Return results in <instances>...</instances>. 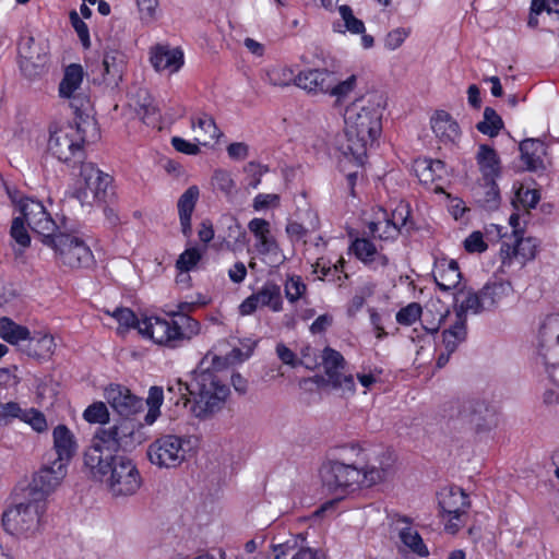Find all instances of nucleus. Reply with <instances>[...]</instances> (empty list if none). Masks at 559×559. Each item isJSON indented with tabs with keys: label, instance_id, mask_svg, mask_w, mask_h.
<instances>
[{
	"label": "nucleus",
	"instance_id": "obj_9",
	"mask_svg": "<svg viewBox=\"0 0 559 559\" xmlns=\"http://www.w3.org/2000/svg\"><path fill=\"white\" fill-rule=\"evenodd\" d=\"M84 133L81 122H78L76 127L60 128L50 133L48 150L60 162L72 164V166L82 165L85 158Z\"/></svg>",
	"mask_w": 559,
	"mask_h": 559
},
{
	"label": "nucleus",
	"instance_id": "obj_2",
	"mask_svg": "<svg viewBox=\"0 0 559 559\" xmlns=\"http://www.w3.org/2000/svg\"><path fill=\"white\" fill-rule=\"evenodd\" d=\"M84 464L93 477L103 483L114 497L132 496L142 485L136 464L126 455L102 456L97 449H87L84 453Z\"/></svg>",
	"mask_w": 559,
	"mask_h": 559
},
{
	"label": "nucleus",
	"instance_id": "obj_57",
	"mask_svg": "<svg viewBox=\"0 0 559 559\" xmlns=\"http://www.w3.org/2000/svg\"><path fill=\"white\" fill-rule=\"evenodd\" d=\"M24 219L22 217H15L11 225V237L20 245L23 249L27 248L31 243V237L27 228L25 227Z\"/></svg>",
	"mask_w": 559,
	"mask_h": 559
},
{
	"label": "nucleus",
	"instance_id": "obj_10",
	"mask_svg": "<svg viewBox=\"0 0 559 559\" xmlns=\"http://www.w3.org/2000/svg\"><path fill=\"white\" fill-rule=\"evenodd\" d=\"M44 511L45 503L29 498L26 503H17L3 513V528L12 535L31 536L38 530Z\"/></svg>",
	"mask_w": 559,
	"mask_h": 559
},
{
	"label": "nucleus",
	"instance_id": "obj_50",
	"mask_svg": "<svg viewBox=\"0 0 559 559\" xmlns=\"http://www.w3.org/2000/svg\"><path fill=\"white\" fill-rule=\"evenodd\" d=\"M368 228L373 237H378L381 240L395 239L402 233L389 219L371 222Z\"/></svg>",
	"mask_w": 559,
	"mask_h": 559
},
{
	"label": "nucleus",
	"instance_id": "obj_32",
	"mask_svg": "<svg viewBox=\"0 0 559 559\" xmlns=\"http://www.w3.org/2000/svg\"><path fill=\"white\" fill-rule=\"evenodd\" d=\"M55 348L56 344L52 335L35 333L28 335V338L21 346V352L32 358L45 359L53 354Z\"/></svg>",
	"mask_w": 559,
	"mask_h": 559
},
{
	"label": "nucleus",
	"instance_id": "obj_8",
	"mask_svg": "<svg viewBox=\"0 0 559 559\" xmlns=\"http://www.w3.org/2000/svg\"><path fill=\"white\" fill-rule=\"evenodd\" d=\"M450 416L456 417L476 433L489 432L499 424L496 407L485 400L477 397L457 399L450 403Z\"/></svg>",
	"mask_w": 559,
	"mask_h": 559
},
{
	"label": "nucleus",
	"instance_id": "obj_41",
	"mask_svg": "<svg viewBox=\"0 0 559 559\" xmlns=\"http://www.w3.org/2000/svg\"><path fill=\"white\" fill-rule=\"evenodd\" d=\"M475 189L477 202L486 210H495L499 205L500 194L496 179H483Z\"/></svg>",
	"mask_w": 559,
	"mask_h": 559
},
{
	"label": "nucleus",
	"instance_id": "obj_43",
	"mask_svg": "<svg viewBox=\"0 0 559 559\" xmlns=\"http://www.w3.org/2000/svg\"><path fill=\"white\" fill-rule=\"evenodd\" d=\"M504 123L502 118L491 107H485L483 120L476 124V129L490 138H495L503 129Z\"/></svg>",
	"mask_w": 559,
	"mask_h": 559
},
{
	"label": "nucleus",
	"instance_id": "obj_54",
	"mask_svg": "<svg viewBox=\"0 0 559 559\" xmlns=\"http://www.w3.org/2000/svg\"><path fill=\"white\" fill-rule=\"evenodd\" d=\"M421 313V306L417 302H411L397 311L396 321L401 325H412L420 318Z\"/></svg>",
	"mask_w": 559,
	"mask_h": 559
},
{
	"label": "nucleus",
	"instance_id": "obj_42",
	"mask_svg": "<svg viewBox=\"0 0 559 559\" xmlns=\"http://www.w3.org/2000/svg\"><path fill=\"white\" fill-rule=\"evenodd\" d=\"M83 68L78 63H72L66 68L63 79L59 84V95L72 96L80 88L83 81Z\"/></svg>",
	"mask_w": 559,
	"mask_h": 559
},
{
	"label": "nucleus",
	"instance_id": "obj_60",
	"mask_svg": "<svg viewBox=\"0 0 559 559\" xmlns=\"http://www.w3.org/2000/svg\"><path fill=\"white\" fill-rule=\"evenodd\" d=\"M22 421L28 424L37 432H43L47 429L45 415L35 408L25 409Z\"/></svg>",
	"mask_w": 559,
	"mask_h": 559
},
{
	"label": "nucleus",
	"instance_id": "obj_51",
	"mask_svg": "<svg viewBox=\"0 0 559 559\" xmlns=\"http://www.w3.org/2000/svg\"><path fill=\"white\" fill-rule=\"evenodd\" d=\"M338 13L344 21L346 31L353 34H362L365 32V24L361 20L357 19L349 5L343 4L338 7Z\"/></svg>",
	"mask_w": 559,
	"mask_h": 559
},
{
	"label": "nucleus",
	"instance_id": "obj_13",
	"mask_svg": "<svg viewBox=\"0 0 559 559\" xmlns=\"http://www.w3.org/2000/svg\"><path fill=\"white\" fill-rule=\"evenodd\" d=\"M439 506L444 514L449 516L445 528L450 533H456L463 525L462 516L469 508L468 496L456 486L441 489L438 495Z\"/></svg>",
	"mask_w": 559,
	"mask_h": 559
},
{
	"label": "nucleus",
	"instance_id": "obj_20",
	"mask_svg": "<svg viewBox=\"0 0 559 559\" xmlns=\"http://www.w3.org/2000/svg\"><path fill=\"white\" fill-rule=\"evenodd\" d=\"M126 68L127 57L122 51L116 49L106 50L102 63L92 70L96 74L94 81L111 87H118L122 81Z\"/></svg>",
	"mask_w": 559,
	"mask_h": 559
},
{
	"label": "nucleus",
	"instance_id": "obj_4",
	"mask_svg": "<svg viewBox=\"0 0 559 559\" xmlns=\"http://www.w3.org/2000/svg\"><path fill=\"white\" fill-rule=\"evenodd\" d=\"M200 323L190 316H179L176 319L145 317L138 325L139 333L150 337L156 344L176 348L189 342L200 332Z\"/></svg>",
	"mask_w": 559,
	"mask_h": 559
},
{
	"label": "nucleus",
	"instance_id": "obj_22",
	"mask_svg": "<svg viewBox=\"0 0 559 559\" xmlns=\"http://www.w3.org/2000/svg\"><path fill=\"white\" fill-rule=\"evenodd\" d=\"M556 345V354L559 356V314L548 316L539 326L538 355L543 365L550 364L549 352Z\"/></svg>",
	"mask_w": 559,
	"mask_h": 559
},
{
	"label": "nucleus",
	"instance_id": "obj_5",
	"mask_svg": "<svg viewBox=\"0 0 559 559\" xmlns=\"http://www.w3.org/2000/svg\"><path fill=\"white\" fill-rule=\"evenodd\" d=\"M384 105V97L379 93H371L353 102L344 115L345 127L349 128V133L377 140L382 131Z\"/></svg>",
	"mask_w": 559,
	"mask_h": 559
},
{
	"label": "nucleus",
	"instance_id": "obj_7",
	"mask_svg": "<svg viewBox=\"0 0 559 559\" xmlns=\"http://www.w3.org/2000/svg\"><path fill=\"white\" fill-rule=\"evenodd\" d=\"M141 425L132 419L122 418L117 424L99 428L88 449H97L102 456L118 451H130L142 443Z\"/></svg>",
	"mask_w": 559,
	"mask_h": 559
},
{
	"label": "nucleus",
	"instance_id": "obj_17",
	"mask_svg": "<svg viewBox=\"0 0 559 559\" xmlns=\"http://www.w3.org/2000/svg\"><path fill=\"white\" fill-rule=\"evenodd\" d=\"M248 227L257 239L254 248L258 253L266 255L272 266L283 264L286 258L272 235L270 223L264 218H253L249 222Z\"/></svg>",
	"mask_w": 559,
	"mask_h": 559
},
{
	"label": "nucleus",
	"instance_id": "obj_62",
	"mask_svg": "<svg viewBox=\"0 0 559 559\" xmlns=\"http://www.w3.org/2000/svg\"><path fill=\"white\" fill-rule=\"evenodd\" d=\"M141 94H143V103L139 104L140 109L138 114L141 116L144 123L151 124L155 121L156 107L152 104L151 96L146 91L140 92L139 96H141Z\"/></svg>",
	"mask_w": 559,
	"mask_h": 559
},
{
	"label": "nucleus",
	"instance_id": "obj_27",
	"mask_svg": "<svg viewBox=\"0 0 559 559\" xmlns=\"http://www.w3.org/2000/svg\"><path fill=\"white\" fill-rule=\"evenodd\" d=\"M53 451L56 457L50 459L53 463H62L67 467L75 452L76 443L73 433L64 425H58L52 432Z\"/></svg>",
	"mask_w": 559,
	"mask_h": 559
},
{
	"label": "nucleus",
	"instance_id": "obj_56",
	"mask_svg": "<svg viewBox=\"0 0 559 559\" xmlns=\"http://www.w3.org/2000/svg\"><path fill=\"white\" fill-rule=\"evenodd\" d=\"M201 260V253L197 248L186 249L176 261V267L180 272L191 271Z\"/></svg>",
	"mask_w": 559,
	"mask_h": 559
},
{
	"label": "nucleus",
	"instance_id": "obj_24",
	"mask_svg": "<svg viewBox=\"0 0 559 559\" xmlns=\"http://www.w3.org/2000/svg\"><path fill=\"white\" fill-rule=\"evenodd\" d=\"M376 139H366V135L356 136L349 133V128L345 127L344 134L337 140V148L348 159L354 160L357 165H362L367 156L369 145Z\"/></svg>",
	"mask_w": 559,
	"mask_h": 559
},
{
	"label": "nucleus",
	"instance_id": "obj_15",
	"mask_svg": "<svg viewBox=\"0 0 559 559\" xmlns=\"http://www.w3.org/2000/svg\"><path fill=\"white\" fill-rule=\"evenodd\" d=\"M67 474V467L62 463H53L50 457L47 463L35 473L32 483L28 486V498L45 503V499L61 483Z\"/></svg>",
	"mask_w": 559,
	"mask_h": 559
},
{
	"label": "nucleus",
	"instance_id": "obj_47",
	"mask_svg": "<svg viewBox=\"0 0 559 559\" xmlns=\"http://www.w3.org/2000/svg\"><path fill=\"white\" fill-rule=\"evenodd\" d=\"M400 539L414 554L420 557H426L429 555V551L426 545L424 544L421 536L418 534L417 531H414L412 527H403L400 531Z\"/></svg>",
	"mask_w": 559,
	"mask_h": 559
},
{
	"label": "nucleus",
	"instance_id": "obj_59",
	"mask_svg": "<svg viewBox=\"0 0 559 559\" xmlns=\"http://www.w3.org/2000/svg\"><path fill=\"white\" fill-rule=\"evenodd\" d=\"M136 7L140 12L141 21L150 24L156 20L157 9L159 1L158 0H135Z\"/></svg>",
	"mask_w": 559,
	"mask_h": 559
},
{
	"label": "nucleus",
	"instance_id": "obj_31",
	"mask_svg": "<svg viewBox=\"0 0 559 559\" xmlns=\"http://www.w3.org/2000/svg\"><path fill=\"white\" fill-rule=\"evenodd\" d=\"M521 160L531 171L544 170L545 145L539 139H525L520 143Z\"/></svg>",
	"mask_w": 559,
	"mask_h": 559
},
{
	"label": "nucleus",
	"instance_id": "obj_28",
	"mask_svg": "<svg viewBox=\"0 0 559 559\" xmlns=\"http://www.w3.org/2000/svg\"><path fill=\"white\" fill-rule=\"evenodd\" d=\"M432 276L438 287L443 292L457 290L462 278L457 262L448 259H440L436 262Z\"/></svg>",
	"mask_w": 559,
	"mask_h": 559
},
{
	"label": "nucleus",
	"instance_id": "obj_58",
	"mask_svg": "<svg viewBox=\"0 0 559 559\" xmlns=\"http://www.w3.org/2000/svg\"><path fill=\"white\" fill-rule=\"evenodd\" d=\"M243 170L249 179L248 187L257 189L261 183L262 176L269 171V167L255 162H249Z\"/></svg>",
	"mask_w": 559,
	"mask_h": 559
},
{
	"label": "nucleus",
	"instance_id": "obj_52",
	"mask_svg": "<svg viewBox=\"0 0 559 559\" xmlns=\"http://www.w3.org/2000/svg\"><path fill=\"white\" fill-rule=\"evenodd\" d=\"M83 417L92 424H105L109 420V413L105 403L95 402L84 411Z\"/></svg>",
	"mask_w": 559,
	"mask_h": 559
},
{
	"label": "nucleus",
	"instance_id": "obj_38",
	"mask_svg": "<svg viewBox=\"0 0 559 559\" xmlns=\"http://www.w3.org/2000/svg\"><path fill=\"white\" fill-rule=\"evenodd\" d=\"M28 335L29 330L26 326L15 323L8 317L0 318V337L4 342L17 346L21 350Z\"/></svg>",
	"mask_w": 559,
	"mask_h": 559
},
{
	"label": "nucleus",
	"instance_id": "obj_37",
	"mask_svg": "<svg viewBox=\"0 0 559 559\" xmlns=\"http://www.w3.org/2000/svg\"><path fill=\"white\" fill-rule=\"evenodd\" d=\"M191 127L195 133V142L201 145H207L222 135L213 117L204 112L191 118Z\"/></svg>",
	"mask_w": 559,
	"mask_h": 559
},
{
	"label": "nucleus",
	"instance_id": "obj_46",
	"mask_svg": "<svg viewBox=\"0 0 559 559\" xmlns=\"http://www.w3.org/2000/svg\"><path fill=\"white\" fill-rule=\"evenodd\" d=\"M411 206L408 203L400 202L388 218L399 230L411 233L415 229V224L411 216Z\"/></svg>",
	"mask_w": 559,
	"mask_h": 559
},
{
	"label": "nucleus",
	"instance_id": "obj_26",
	"mask_svg": "<svg viewBox=\"0 0 559 559\" xmlns=\"http://www.w3.org/2000/svg\"><path fill=\"white\" fill-rule=\"evenodd\" d=\"M457 319H466L467 313L479 314L488 311L481 290H474L465 286L457 288L454 294Z\"/></svg>",
	"mask_w": 559,
	"mask_h": 559
},
{
	"label": "nucleus",
	"instance_id": "obj_3",
	"mask_svg": "<svg viewBox=\"0 0 559 559\" xmlns=\"http://www.w3.org/2000/svg\"><path fill=\"white\" fill-rule=\"evenodd\" d=\"M202 360L192 373L190 388L194 404L192 412L197 418L206 419L222 411L229 395V388L222 376Z\"/></svg>",
	"mask_w": 559,
	"mask_h": 559
},
{
	"label": "nucleus",
	"instance_id": "obj_40",
	"mask_svg": "<svg viewBox=\"0 0 559 559\" xmlns=\"http://www.w3.org/2000/svg\"><path fill=\"white\" fill-rule=\"evenodd\" d=\"M466 319H457L442 332V344L445 350L454 353L459 345L466 340Z\"/></svg>",
	"mask_w": 559,
	"mask_h": 559
},
{
	"label": "nucleus",
	"instance_id": "obj_16",
	"mask_svg": "<svg viewBox=\"0 0 559 559\" xmlns=\"http://www.w3.org/2000/svg\"><path fill=\"white\" fill-rule=\"evenodd\" d=\"M322 365L328 384L335 390H342L344 393L353 394L355 392L353 376L343 373L346 361L340 352L329 346L325 347L322 352Z\"/></svg>",
	"mask_w": 559,
	"mask_h": 559
},
{
	"label": "nucleus",
	"instance_id": "obj_48",
	"mask_svg": "<svg viewBox=\"0 0 559 559\" xmlns=\"http://www.w3.org/2000/svg\"><path fill=\"white\" fill-rule=\"evenodd\" d=\"M164 401V393L160 386H152L148 391V396L146 399V404L148 406V411L144 416V421L146 425H152L160 415V406Z\"/></svg>",
	"mask_w": 559,
	"mask_h": 559
},
{
	"label": "nucleus",
	"instance_id": "obj_23",
	"mask_svg": "<svg viewBox=\"0 0 559 559\" xmlns=\"http://www.w3.org/2000/svg\"><path fill=\"white\" fill-rule=\"evenodd\" d=\"M150 61L157 72L168 71L171 74L183 66V52L178 47L158 44L151 48Z\"/></svg>",
	"mask_w": 559,
	"mask_h": 559
},
{
	"label": "nucleus",
	"instance_id": "obj_29",
	"mask_svg": "<svg viewBox=\"0 0 559 559\" xmlns=\"http://www.w3.org/2000/svg\"><path fill=\"white\" fill-rule=\"evenodd\" d=\"M430 124L436 136L444 144L454 143L461 135L459 123L444 110L436 111Z\"/></svg>",
	"mask_w": 559,
	"mask_h": 559
},
{
	"label": "nucleus",
	"instance_id": "obj_44",
	"mask_svg": "<svg viewBox=\"0 0 559 559\" xmlns=\"http://www.w3.org/2000/svg\"><path fill=\"white\" fill-rule=\"evenodd\" d=\"M62 98L70 99V106L74 110L76 118H79L82 123H85L87 127L95 129V122L88 121L91 100L85 94L76 92L73 93L72 96H62Z\"/></svg>",
	"mask_w": 559,
	"mask_h": 559
},
{
	"label": "nucleus",
	"instance_id": "obj_63",
	"mask_svg": "<svg viewBox=\"0 0 559 559\" xmlns=\"http://www.w3.org/2000/svg\"><path fill=\"white\" fill-rule=\"evenodd\" d=\"M111 316L119 322L121 326L127 329H138V325L141 322V320H139L134 312L129 308H116Z\"/></svg>",
	"mask_w": 559,
	"mask_h": 559
},
{
	"label": "nucleus",
	"instance_id": "obj_30",
	"mask_svg": "<svg viewBox=\"0 0 559 559\" xmlns=\"http://www.w3.org/2000/svg\"><path fill=\"white\" fill-rule=\"evenodd\" d=\"M352 249L358 260L373 270L383 269L389 264L388 257L380 252L369 239L357 238Z\"/></svg>",
	"mask_w": 559,
	"mask_h": 559
},
{
	"label": "nucleus",
	"instance_id": "obj_21",
	"mask_svg": "<svg viewBox=\"0 0 559 559\" xmlns=\"http://www.w3.org/2000/svg\"><path fill=\"white\" fill-rule=\"evenodd\" d=\"M104 396L112 409L124 418H129L143 408V400L120 384H110L105 389Z\"/></svg>",
	"mask_w": 559,
	"mask_h": 559
},
{
	"label": "nucleus",
	"instance_id": "obj_14",
	"mask_svg": "<svg viewBox=\"0 0 559 559\" xmlns=\"http://www.w3.org/2000/svg\"><path fill=\"white\" fill-rule=\"evenodd\" d=\"M19 211L27 226L43 239L52 236L60 227L46 211L44 204L32 198H23L19 201Z\"/></svg>",
	"mask_w": 559,
	"mask_h": 559
},
{
	"label": "nucleus",
	"instance_id": "obj_12",
	"mask_svg": "<svg viewBox=\"0 0 559 559\" xmlns=\"http://www.w3.org/2000/svg\"><path fill=\"white\" fill-rule=\"evenodd\" d=\"M80 176L84 182L78 191L82 202H106L110 195L111 177L92 163L81 165Z\"/></svg>",
	"mask_w": 559,
	"mask_h": 559
},
{
	"label": "nucleus",
	"instance_id": "obj_6",
	"mask_svg": "<svg viewBox=\"0 0 559 559\" xmlns=\"http://www.w3.org/2000/svg\"><path fill=\"white\" fill-rule=\"evenodd\" d=\"M43 243L55 251L57 263L72 270L88 269L94 264V254L86 241L74 231L60 228Z\"/></svg>",
	"mask_w": 559,
	"mask_h": 559
},
{
	"label": "nucleus",
	"instance_id": "obj_39",
	"mask_svg": "<svg viewBox=\"0 0 559 559\" xmlns=\"http://www.w3.org/2000/svg\"><path fill=\"white\" fill-rule=\"evenodd\" d=\"M253 295L260 307H269L274 312H278L283 309L281 287L273 282H266Z\"/></svg>",
	"mask_w": 559,
	"mask_h": 559
},
{
	"label": "nucleus",
	"instance_id": "obj_18",
	"mask_svg": "<svg viewBox=\"0 0 559 559\" xmlns=\"http://www.w3.org/2000/svg\"><path fill=\"white\" fill-rule=\"evenodd\" d=\"M21 70L28 76L38 74L48 58V47L33 36H23L19 43Z\"/></svg>",
	"mask_w": 559,
	"mask_h": 559
},
{
	"label": "nucleus",
	"instance_id": "obj_33",
	"mask_svg": "<svg viewBox=\"0 0 559 559\" xmlns=\"http://www.w3.org/2000/svg\"><path fill=\"white\" fill-rule=\"evenodd\" d=\"M199 195V188L197 186H191L180 195L177 203L181 231L186 237H190L192 234L191 216Z\"/></svg>",
	"mask_w": 559,
	"mask_h": 559
},
{
	"label": "nucleus",
	"instance_id": "obj_55",
	"mask_svg": "<svg viewBox=\"0 0 559 559\" xmlns=\"http://www.w3.org/2000/svg\"><path fill=\"white\" fill-rule=\"evenodd\" d=\"M307 286L300 276H290L285 283V296L289 302L299 300L306 293Z\"/></svg>",
	"mask_w": 559,
	"mask_h": 559
},
{
	"label": "nucleus",
	"instance_id": "obj_19",
	"mask_svg": "<svg viewBox=\"0 0 559 559\" xmlns=\"http://www.w3.org/2000/svg\"><path fill=\"white\" fill-rule=\"evenodd\" d=\"M524 234L518 236H508L500 248V258L502 265H511L514 259L521 264L533 260L536 257L539 242L534 237H524Z\"/></svg>",
	"mask_w": 559,
	"mask_h": 559
},
{
	"label": "nucleus",
	"instance_id": "obj_35",
	"mask_svg": "<svg viewBox=\"0 0 559 559\" xmlns=\"http://www.w3.org/2000/svg\"><path fill=\"white\" fill-rule=\"evenodd\" d=\"M476 162L483 179H496L500 176V158L491 146L480 144L476 154Z\"/></svg>",
	"mask_w": 559,
	"mask_h": 559
},
{
	"label": "nucleus",
	"instance_id": "obj_49",
	"mask_svg": "<svg viewBox=\"0 0 559 559\" xmlns=\"http://www.w3.org/2000/svg\"><path fill=\"white\" fill-rule=\"evenodd\" d=\"M212 185L216 191L222 192L225 197L230 198L236 192V182L229 171L217 169L212 177Z\"/></svg>",
	"mask_w": 559,
	"mask_h": 559
},
{
	"label": "nucleus",
	"instance_id": "obj_61",
	"mask_svg": "<svg viewBox=\"0 0 559 559\" xmlns=\"http://www.w3.org/2000/svg\"><path fill=\"white\" fill-rule=\"evenodd\" d=\"M168 393L174 394L177 396L175 400V404L178 405L179 403H183V405H187L189 402L188 396H192V390L190 388V382H183L180 379L176 380L174 383L168 385L167 389Z\"/></svg>",
	"mask_w": 559,
	"mask_h": 559
},
{
	"label": "nucleus",
	"instance_id": "obj_25",
	"mask_svg": "<svg viewBox=\"0 0 559 559\" xmlns=\"http://www.w3.org/2000/svg\"><path fill=\"white\" fill-rule=\"evenodd\" d=\"M333 84V72L326 69H308L297 74L296 86L312 94H328Z\"/></svg>",
	"mask_w": 559,
	"mask_h": 559
},
{
	"label": "nucleus",
	"instance_id": "obj_36",
	"mask_svg": "<svg viewBox=\"0 0 559 559\" xmlns=\"http://www.w3.org/2000/svg\"><path fill=\"white\" fill-rule=\"evenodd\" d=\"M414 171L419 181L429 185L436 180H441L445 174V165L440 159L419 158L415 160Z\"/></svg>",
	"mask_w": 559,
	"mask_h": 559
},
{
	"label": "nucleus",
	"instance_id": "obj_34",
	"mask_svg": "<svg viewBox=\"0 0 559 559\" xmlns=\"http://www.w3.org/2000/svg\"><path fill=\"white\" fill-rule=\"evenodd\" d=\"M488 311H492L500 302L512 295L513 287L509 281L493 280L487 282L480 289Z\"/></svg>",
	"mask_w": 559,
	"mask_h": 559
},
{
	"label": "nucleus",
	"instance_id": "obj_64",
	"mask_svg": "<svg viewBox=\"0 0 559 559\" xmlns=\"http://www.w3.org/2000/svg\"><path fill=\"white\" fill-rule=\"evenodd\" d=\"M70 21L82 45L85 48H88L91 46V39L87 25L82 21V19L75 11L70 12Z\"/></svg>",
	"mask_w": 559,
	"mask_h": 559
},
{
	"label": "nucleus",
	"instance_id": "obj_1",
	"mask_svg": "<svg viewBox=\"0 0 559 559\" xmlns=\"http://www.w3.org/2000/svg\"><path fill=\"white\" fill-rule=\"evenodd\" d=\"M393 462L391 453H383L379 465L371 464L367 461L365 451L353 444L343 448L340 459L324 466L322 480L333 492L344 491L353 486L370 487L393 474Z\"/></svg>",
	"mask_w": 559,
	"mask_h": 559
},
{
	"label": "nucleus",
	"instance_id": "obj_53",
	"mask_svg": "<svg viewBox=\"0 0 559 559\" xmlns=\"http://www.w3.org/2000/svg\"><path fill=\"white\" fill-rule=\"evenodd\" d=\"M357 84V76L355 74L350 75L344 81L336 82L335 76L333 75V84L331 90L328 91V94L335 96L337 100H341L348 96Z\"/></svg>",
	"mask_w": 559,
	"mask_h": 559
},
{
	"label": "nucleus",
	"instance_id": "obj_11",
	"mask_svg": "<svg viewBox=\"0 0 559 559\" xmlns=\"http://www.w3.org/2000/svg\"><path fill=\"white\" fill-rule=\"evenodd\" d=\"M150 462L158 467L173 468L179 466L186 459L183 439L175 435H166L147 448Z\"/></svg>",
	"mask_w": 559,
	"mask_h": 559
},
{
	"label": "nucleus",
	"instance_id": "obj_45",
	"mask_svg": "<svg viewBox=\"0 0 559 559\" xmlns=\"http://www.w3.org/2000/svg\"><path fill=\"white\" fill-rule=\"evenodd\" d=\"M267 82L273 86L296 85L297 74L288 66H276L266 71Z\"/></svg>",
	"mask_w": 559,
	"mask_h": 559
}]
</instances>
